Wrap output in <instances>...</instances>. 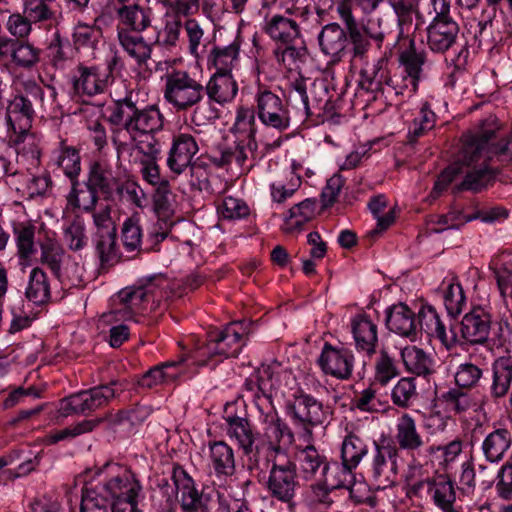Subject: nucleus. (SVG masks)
I'll return each mask as SVG.
<instances>
[{
    "label": "nucleus",
    "instance_id": "338daca9",
    "mask_svg": "<svg viewBox=\"0 0 512 512\" xmlns=\"http://www.w3.org/2000/svg\"><path fill=\"white\" fill-rule=\"evenodd\" d=\"M142 229L139 221L133 217L127 218L121 229V241L128 252L139 250L141 247Z\"/></svg>",
    "mask_w": 512,
    "mask_h": 512
},
{
    "label": "nucleus",
    "instance_id": "bb28decb",
    "mask_svg": "<svg viewBox=\"0 0 512 512\" xmlns=\"http://www.w3.org/2000/svg\"><path fill=\"white\" fill-rule=\"evenodd\" d=\"M198 150V144L192 135L181 133L175 136L167 159L169 168L174 173L181 174L191 165V160Z\"/></svg>",
    "mask_w": 512,
    "mask_h": 512
},
{
    "label": "nucleus",
    "instance_id": "473e14b6",
    "mask_svg": "<svg viewBox=\"0 0 512 512\" xmlns=\"http://www.w3.org/2000/svg\"><path fill=\"white\" fill-rule=\"evenodd\" d=\"M18 94L24 101L28 100L34 112H46L55 102L57 97L56 89L53 86L45 88L33 79H26L20 83Z\"/></svg>",
    "mask_w": 512,
    "mask_h": 512
},
{
    "label": "nucleus",
    "instance_id": "58836bf2",
    "mask_svg": "<svg viewBox=\"0 0 512 512\" xmlns=\"http://www.w3.org/2000/svg\"><path fill=\"white\" fill-rule=\"evenodd\" d=\"M117 383V381H112L110 384L99 385L78 392L77 403L80 406V413L86 415L108 404L115 397V390L112 386L117 385Z\"/></svg>",
    "mask_w": 512,
    "mask_h": 512
},
{
    "label": "nucleus",
    "instance_id": "f03ea898",
    "mask_svg": "<svg viewBox=\"0 0 512 512\" xmlns=\"http://www.w3.org/2000/svg\"><path fill=\"white\" fill-rule=\"evenodd\" d=\"M108 120L117 126L112 142L118 153L129 150L131 141L156 134L164 126V117L155 105L139 108L130 96L115 101Z\"/></svg>",
    "mask_w": 512,
    "mask_h": 512
},
{
    "label": "nucleus",
    "instance_id": "dca6fc26",
    "mask_svg": "<svg viewBox=\"0 0 512 512\" xmlns=\"http://www.w3.org/2000/svg\"><path fill=\"white\" fill-rule=\"evenodd\" d=\"M346 28L352 59L357 61L368 58L372 42H375L380 48L385 38L384 30H375L373 21H368L367 25H360L356 22Z\"/></svg>",
    "mask_w": 512,
    "mask_h": 512
},
{
    "label": "nucleus",
    "instance_id": "c9c22d12",
    "mask_svg": "<svg viewBox=\"0 0 512 512\" xmlns=\"http://www.w3.org/2000/svg\"><path fill=\"white\" fill-rule=\"evenodd\" d=\"M119 307L115 308L109 314H104V318L110 317L112 314L120 315L119 319H130L138 313L147 300V292L140 285L134 287H126L118 292L117 295Z\"/></svg>",
    "mask_w": 512,
    "mask_h": 512
},
{
    "label": "nucleus",
    "instance_id": "2f4dec72",
    "mask_svg": "<svg viewBox=\"0 0 512 512\" xmlns=\"http://www.w3.org/2000/svg\"><path fill=\"white\" fill-rule=\"evenodd\" d=\"M118 18V29H128L134 33L145 31L152 24V10L148 7L133 3L130 6L115 8Z\"/></svg>",
    "mask_w": 512,
    "mask_h": 512
},
{
    "label": "nucleus",
    "instance_id": "5701e85b",
    "mask_svg": "<svg viewBox=\"0 0 512 512\" xmlns=\"http://www.w3.org/2000/svg\"><path fill=\"white\" fill-rule=\"evenodd\" d=\"M395 445L402 449L418 454L425 447V440L419 432L416 420L409 413H402L395 424Z\"/></svg>",
    "mask_w": 512,
    "mask_h": 512
},
{
    "label": "nucleus",
    "instance_id": "774afa93",
    "mask_svg": "<svg viewBox=\"0 0 512 512\" xmlns=\"http://www.w3.org/2000/svg\"><path fill=\"white\" fill-rule=\"evenodd\" d=\"M354 469H348V467L345 466V463H330L329 462V469L326 474H322V478L325 480V482L332 487V489H340L347 487L353 479V472Z\"/></svg>",
    "mask_w": 512,
    "mask_h": 512
},
{
    "label": "nucleus",
    "instance_id": "49530a36",
    "mask_svg": "<svg viewBox=\"0 0 512 512\" xmlns=\"http://www.w3.org/2000/svg\"><path fill=\"white\" fill-rule=\"evenodd\" d=\"M402 362L409 373L426 377L433 372L432 358L417 346H406L401 349Z\"/></svg>",
    "mask_w": 512,
    "mask_h": 512
},
{
    "label": "nucleus",
    "instance_id": "5fc2aeb1",
    "mask_svg": "<svg viewBox=\"0 0 512 512\" xmlns=\"http://www.w3.org/2000/svg\"><path fill=\"white\" fill-rule=\"evenodd\" d=\"M256 147L257 144L252 139H250L247 146L235 142L233 145L222 149L219 156L213 157V163L218 167H224L235 161L242 166L248 158V153H253Z\"/></svg>",
    "mask_w": 512,
    "mask_h": 512
},
{
    "label": "nucleus",
    "instance_id": "cd10ccee",
    "mask_svg": "<svg viewBox=\"0 0 512 512\" xmlns=\"http://www.w3.org/2000/svg\"><path fill=\"white\" fill-rule=\"evenodd\" d=\"M295 463L298 465L300 473L305 480H313L318 474H326L329 469L327 457L320 453L314 445L297 447L295 454Z\"/></svg>",
    "mask_w": 512,
    "mask_h": 512
},
{
    "label": "nucleus",
    "instance_id": "c756f323",
    "mask_svg": "<svg viewBox=\"0 0 512 512\" xmlns=\"http://www.w3.org/2000/svg\"><path fill=\"white\" fill-rule=\"evenodd\" d=\"M417 324L427 335L439 339L446 349L450 350L456 345L457 335L453 330L447 333L446 327L434 307H423L418 313Z\"/></svg>",
    "mask_w": 512,
    "mask_h": 512
},
{
    "label": "nucleus",
    "instance_id": "f704fd0d",
    "mask_svg": "<svg viewBox=\"0 0 512 512\" xmlns=\"http://www.w3.org/2000/svg\"><path fill=\"white\" fill-rule=\"evenodd\" d=\"M478 26L480 37H491L494 44L502 43L512 38V23L504 18L497 19L496 9L483 10Z\"/></svg>",
    "mask_w": 512,
    "mask_h": 512
},
{
    "label": "nucleus",
    "instance_id": "423d86ee",
    "mask_svg": "<svg viewBox=\"0 0 512 512\" xmlns=\"http://www.w3.org/2000/svg\"><path fill=\"white\" fill-rule=\"evenodd\" d=\"M287 412L294 424L305 431L311 432L313 427L327 420V412L323 404L303 389H298L287 403Z\"/></svg>",
    "mask_w": 512,
    "mask_h": 512
},
{
    "label": "nucleus",
    "instance_id": "4c0bfd02",
    "mask_svg": "<svg viewBox=\"0 0 512 512\" xmlns=\"http://www.w3.org/2000/svg\"><path fill=\"white\" fill-rule=\"evenodd\" d=\"M512 445V434L506 428H498L490 432L481 445L485 459L490 463H499Z\"/></svg>",
    "mask_w": 512,
    "mask_h": 512
},
{
    "label": "nucleus",
    "instance_id": "ea45409f",
    "mask_svg": "<svg viewBox=\"0 0 512 512\" xmlns=\"http://www.w3.org/2000/svg\"><path fill=\"white\" fill-rule=\"evenodd\" d=\"M430 497L435 506L442 512H463L454 505L456 501L454 483L446 475H438L433 478V487Z\"/></svg>",
    "mask_w": 512,
    "mask_h": 512
},
{
    "label": "nucleus",
    "instance_id": "393cba45",
    "mask_svg": "<svg viewBox=\"0 0 512 512\" xmlns=\"http://www.w3.org/2000/svg\"><path fill=\"white\" fill-rule=\"evenodd\" d=\"M426 31L428 47L433 52L444 53L456 43L459 26L453 19H438L432 20Z\"/></svg>",
    "mask_w": 512,
    "mask_h": 512
},
{
    "label": "nucleus",
    "instance_id": "09e8293b",
    "mask_svg": "<svg viewBox=\"0 0 512 512\" xmlns=\"http://www.w3.org/2000/svg\"><path fill=\"white\" fill-rule=\"evenodd\" d=\"M308 50L302 37L298 41L289 44L277 46L274 50V56L278 63L289 70L299 67L306 61Z\"/></svg>",
    "mask_w": 512,
    "mask_h": 512
},
{
    "label": "nucleus",
    "instance_id": "052dcab7",
    "mask_svg": "<svg viewBox=\"0 0 512 512\" xmlns=\"http://www.w3.org/2000/svg\"><path fill=\"white\" fill-rule=\"evenodd\" d=\"M56 164L62 168L70 181L78 179L81 171V157L76 148L66 146L64 142H61Z\"/></svg>",
    "mask_w": 512,
    "mask_h": 512
},
{
    "label": "nucleus",
    "instance_id": "f3484780",
    "mask_svg": "<svg viewBox=\"0 0 512 512\" xmlns=\"http://www.w3.org/2000/svg\"><path fill=\"white\" fill-rule=\"evenodd\" d=\"M395 16L399 30L398 39L414 36L427 22L420 11L419 0H387Z\"/></svg>",
    "mask_w": 512,
    "mask_h": 512
},
{
    "label": "nucleus",
    "instance_id": "aec40b11",
    "mask_svg": "<svg viewBox=\"0 0 512 512\" xmlns=\"http://www.w3.org/2000/svg\"><path fill=\"white\" fill-rule=\"evenodd\" d=\"M491 328V315L482 307H475L465 314L460 323L462 338L470 344L487 341Z\"/></svg>",
    "mask_w": 512,
    "mask_h": 512
},
{
    "label": "nucleus",
    "instance_id": "f8f14e48",
    "mask_svg": "<svg viewBox=\"0 0 512 512\" xmlns=\"http://www.w3.org/2000/svg\"><path fill=\"white\" fill-rule=\"evenodd\" d=\"M171 479L184 512L209 511V497L198 492L194 480L181 466L173 467Z\"/></svg>",
    "mask_w": 512,
    "mask_h": 512
},
{
    "label": "nucleus",
    "instance_id": "bf43d9fd",
    "mask_svg": "<svg viewBox=\"0 0 512 512\" xmlns=\"http://www.w3.org/2000/svg\"><path fill=\"white\" fill-rule=\"evenodd\" d=\"M417 398L418 392L413 377L399 379L391 391L392 403L402 409L411 407Z\"/></svg>",
    "mask_w": 512,
    "mask_h": 512
},
{
    "label": "nucleus",
    "instance_id": "680f3d73",
    "mask_svg": "<svg viewBox=\"0 0 512 512\" xmlns=\"http://www.w3.org/2000/svg\"><path fill=\"white\" fill-rule=\"evenodd\" d=\"M52 2L53 0H23V13L33 24L50 22L56 16L51 7Z\"/></svg>",
    "mask_w": 512,
    "mask_h": 512
},
{
    "label": "nucleus",
    "instance_id": "e433bc0d",
    "mask_svg": "<svg viewBox=\"0 0 512 512\" xmlns=\"http://www.w3.org/2000/svg\"><path fill=\"white\" fill-rule=\"evenodd\" d=\"M204 89L208 98L218 104L232 101L238 92L237 83L231 73L215 72Z\"/></svg>",
    "mask_w": 512,
    "mask_h": 512
},
{
    "label": "nucleus",
    "instance_id": "20e7f679",
    "mask_svg": "<svg viewBox=\"0 0 512 512\" xmlns=\"http://www.w3.org/2000/svg\"><path fill=\"white\" fill-rule=\"evenodd\" d=\"M101 472H106L109 478L94 489L101 492L107 501L137 499L142 485L131 470L116 463H106L101 468Z\"/></svg>",
    "mask_w": 512,
    "mask_h": 512
},
{
    "label": "nucleus",
    "instance_id": "4d7b16f0",
    "mask_svg": "<svg viewBox=\"0 0 512 512\" xmlns=\"http://www.w3.org/2000/svg\"><path fill=\"white\" fill-rule=\"evenodd\" d=\"M399 375L400 370L396 360L388 353L387 350H380L374 364L375 382L381 386H386Z\"/></svg>",
    "mask_w": 512,
    "mask_h": 512
},
{
    "label": "nucleus",
    "instance_id": "a19ab883",
    "mask_svg": "<svg viewBox=\"0 0 512 512\" xmlns=\"http://www.w3.org/2000/svg\"><path fill=\"white\" fill-rule=\"evenodd\" d=\"M139 33L128 29H118L117 37L120 46L130 57L136 60L139 65L145 64L152 54V44L148 43Z\"/></svg>",
    "mask_w": 512,
    "mask_h": 512
},
{
    "label": "nucleus",
    "instance_id": "1a4fd4ad",
    "mask_svg": "<svg viewBox=\"0 0 512 512\" xmlns=\"http://www.w3.org/2000/svg\"><path fill=\"white\" fill-rule=\"evenodd\" d=\"M265 487L272 498L284 503L291 502L299 487L296 463L274 460Z\"/></svg>",
    "mask_w": 512,
    "mask_h": 512
},
{
    "label": "nucleus",
    "instance_id": "3c124183",
    "mask_svg": "<svg viewBox=\"0 0 512 512\" xmlns=\"http://www.w3.org/2000/svg\"><path fill=\"white\" fill-rule=\"evenodd\" d=\"M68 203L77 209L90 213L96 209L99 193L85 181L80 184L78 179L71 181V191L67 196Z\"/></svg>",
    "mask_w": 512,
    "mask_h": 512
},
{
    "label": "nucleus",
    "instance_id": "4be33fe9",
    "mask_svg": "<svg viewBox=\"0 0 512 512\" xmlns=\"http://www.w3.org/2000/svg\"><path fill=\"white\" fill-rule=\"evenodd\" d=\"M80 512H142L138 508L137 499L107 501L101 492L86 487L83 490Z\"/></svg>",
    "mask_w": 512,
    "mask_h": 512
},
{
    "label": "nucleus",
    "instance_id": "37998d69",
    "mask_svg": "<svg viewBox=\"0 0 512 512\" xmlns=\"http://www.w3.org/2000/svg\"><path fill=\"white\" fill-rule=\"evenodd\" d=\"M241 40L237 33L231 43L225 46H214L208 57V63L213 65L216 72L231 73L238 60Z\"/></svg>",
    "mask_w": 512,
    "mask_h": 512
},
{
    "label": "nucleus",
    "instance_id": "9b49d317",
    "mask_svg": "<svg viewBox=\"0 0 512 512\" xmlns=\"http://www.w3.org/2000/svg\"><path fill=\"white\" fill-rule=\"evenodd\" d=\"M362 62L359 71L358 86L366 92H385L386 88H391L397 95L399 87V77L395 74L390 76L388 73V60L385 56L379 57L373 61L360 60Z\"/></svg>",
    "mask_w": 512,
    "mask_h": 512
},
{
    "label": "nucleus",
    "instance_id": "e2e57ef3",
    "mask_svg": "<svg viewBox=\"0 0 512 512\" xmlns=\"http://www.w3.org/2000/svg\"><path fill=\"white\" fill-rule=\"evenodd\" d=\"M215 101L208 98L207 101L203 100L196 104L191 115V121L198 127L208 126L214 124L220 118V111L215 106Z\"/></svg>",
    "mask_w": 512,
    "mask_h": 512
},
{
    "label": "nucleus",
    "instance_id": "7c9ffc66",
    "mask_svg": "<svg viewBox=\"0 0 512 512\" xmlns=\"http://www.w3.org/2000/svg\"><path fill=\"white\" fill-rule=\"evenodd\" d=\"M386 325L391 332L414 341L417 336L418 324L415 313L403 303L393 305L386 316Z\"/></svg>",
    "mask_w": 512,
    "mask_h": 512
},
{
    "label": "nucleus",
    "instance_id": "7ed1b4c3",
    "mask_svg": "<svg viewBox=\"0 0 512 512\" xmlns=\"http://www.w3.org/2000/svg\"><path fill=\"white\" fill-rule=\"evenodd\" d=\"M164 99L176 111H188L204 99V85L185 70L173 69L165 75Z\"/></svg>",
    "mask_w": 512,
    "mask_h": 512
},
{
    "label": "nucleus",
    "instance_id": "a878e982",
    "mask_svg": "<svg viewBox=\"0 0 512 512\" xmlns=\"http://www.w3.org/2000/svg\"><path fill=\"white\" fill-rule=\"evenodd\" d=\"M351 332L358 351L368 356L376 352L378 344V327L366 314H358L351 319Z\"/></svg>",
    "mask_w": 512,
    "mask_h": 512
},
{
    "label": "nucleus",
    "instance_id": "8fccbe9b",
    "mask_svg": "<svg viewBox=\"0 0 512 512\" xmlns=\"http://www.w3.org/2000/svg\"><path fill=\"white\" fill-rule=\"evenodd\" d=\"M512 384V364L509 360H497L492 367L490 396L494 400L507 396Z\"/></svg>",
    "mask_w": 512,
    "mask_h": 512
},
{
    "label": "nucleus",
    "instance_id": "ddd939ff",
    "mask_svg": "<svg viewBox=\"0 0 512 512\" xmlns=\"http://www.w3.org/2000/svg\"><path fill=\"white\" fill-rule=\"evenodd\" d=\"M72 92L78 97H93L104 93L110 82V72L99 66L79 64L71 78Z\"/></svg>",
    "mask_w": 512,
    "mask_h": 512
},
{
    "label": "nucleus",
    "instance_id": "0eeeda50",
    "mask_svg": "<svg viewBox=\"0 0 512 512\" xmlns=\"http://www.w3.org/2000/svg\"><path fill=\"white\" fill-rule=\"evenodd\" d=\"M374 454L369 472L378 490H384L395 484L398 474V448L395 444H378L373 442Z\"/></svg>",
    "mask_w": 512,
    "mask_h": 512
},
{
    "label": "nucleus",
    "instance_id": "f257e3e1",
    "mask_svg": "<svg viewBox=\"0 0 512 512\" xmlns=\"http://www.w3.org/2000/svg\"><path fill=\"white\" fill-rule=\"evenodd\" d=\"M495 118L482 120L475 131L464 135L461 155L457 161L445 168L438 176L431 196L436 199L459 176L463 180L454 185L453 193L470 191L478 193L485 189L494 179L495 173L484 163H478L484 153L485 145L495 132Z\"/></svg>",
    "mask_w": 512,
    "mask_h": 512
},
{
    "label": "nucleus",
    "instance_id": "69168bd1",
    "mask_svg": "<svg viewBox=\"0 0 512 512\" xmlns=\"http://www.w3.org/2000/svg\"><path fill=\"white\" fill-rule=\"evenodd\" d=\"M443 300L450 316L456 317L461 314L466 305L462 286L459 283H450L444 291Z\"/></svg>",
    "mask_w": 512,
    "mask_h": 512
},
{
    "label": "nucleus",
    "instance_id": "79ce46f5",
    "mask_svg": "<svg viewBox=\"0 0 512 512\" xmlns=\"http://www.w3.org/2000/svg\"><path fill=\"white\" fill-rule=\"evenodd\" d=\"M209 457L218 477H229L235 472L233 449L224 441L209 442Z\"/></svg>",
    "mask_w": 512,
    "mask_h": 512
},
{
    "label": "nucleus",
    "instance_id": "6ab92c4d",
    "mask_svg": "<svg viewBox=\"0 0 512 512\" xmlns=\"http://www.w3.org/2000/svg\"><path fill=\"white\" fill-rule=\"evenodd\" d=\"M317 39L321 53L329 58L330 64L341 62L348 53L347 28L336 22L323 26Z\"/></svg>",
    "mask_w": 512,
    "mask_h": 512
},
{
    "label": "nucleus",
    "instance_id": "b1692460",
    "mask_svg": "<svg viewBox=\"0 0 512 512\" xmlns=\"http://www.w3.org/2000/svg\"><path fill=\"white\" fill-rule=\"evenodd\" d=\"M258 412L260 414V422L265 425L263 428L265 436L269 441L292 444L294 434L288 425L279 418L273 403H269L266 399H263V403H260V410H258Z\"/></svg>",
    "mask_w": 512,
    "mask_h": 512
},
{
    "label": "nucleus",
    "instance_id": "13d9d810",
    "mask_svg": "<svg viewBox=\"0 0 512 512\" xmlns=\"http://www.w3.org/2000/svg\"><path fill=\"white\" fill-rule=\"evenodd\" d=\"M483 375L484 369L481 365L466 361L458 365L454 374V381L456 387L471 390L479 386Z\"/></svg>",
    "mask_w": 512,
    "mask_h": 512
},
{
    "label": "nucleus",
    "instance_id": "9d476101",
    "mask_svg": "<svg viewBox=\"0 0 512 512\" xmlns=\"http://www.w3.org/2000/svg\"><path fill=\"white\" fill-rule=\"evenodd\" d=\"M256 112L261 123L278 132L286 131L291 125L288 106L283 100L267 89H260L256 94Z\"/></svg>",
    "mask_w": 512,
    "mask_h": 512
},
{
    "label": "nucleus",
    "instance_id": "a18cd8bd",
    "mask_svg": "<svg viewBox=\"0 0 512 512\" xmlns=\"http://www.w3.org/2000/svg\"><path fill=\"white\" fill-rule=\"evenodd\" d=\"M63 241L69 250L78 252L88 245L86 223L84 218L76 214L66 218L62 227Z\"/></svg>",
    "mask_w": 512,
    "mask_h": 512
},
{
    "label": "nucleus",
    "instance_id": "603ef678",
    "mask_svg": "<svg viewBox=\"0 0 512 512\" xmlns=\"http://www.w3.org/2000/svg\"><path fill=\"white\" fill-rule=\"evenodd\" d=\"M369 449L367 442L356 434H348L341 446V460L348 469H356Z\"/></svg>",
    "mask_w": 512,
    "mask_h": 512
},
{
    "label": "nucleus",
    "instance_id": "4468645a",
    "mask_svg": "<svg viewBox=\"0 0 512 512\" xmlns=\"http://www.w3.org/2000/svg\"><path fill=\"white\" fill-rule=\"evenodd\" d=\"M317 362L326 375L340 380H348L352 376L354 355L347 348L325 343Z\"/></svg>",
    "mask_w": 512,
    "mask_h": 512
},
{
    "label": "nucleus",
    "instance_id": "a211bd4d",
    "mask_svg": "<svg viewBox=\"0 0 512 512\" xmlns=\"http://www.w3.org/2000/svg\"><path fill=\"white\" fill-rule=\"evenodd\" d=\"M35 115L29 101H24L19 94L9 101L6 108V120L14 134V138L11 136V141L14 144L23 142L32 127Z\"/></svg>",
    "mask_w": 512,
    "mask_h": 512
},
{
    "label": "nucleus",
    "instance_id": "6e6552de",
    "mask_svg": "<svg viewBox=\"0 0 512 512\" xmlns=\"http://www.w3.org/2000/svg\"><path fill=\"white\" fill-rule=\"evenodd\" d=\"M409 47L400 52L398 61L403 71L399 77V87L397 95H413L418 90L419 81L423 77L424 65L426 63V53L417 51L413 36L409 38Z\"/></svg>",
    "mask_w": 512,
    "mask_h": 512
},
{
    "label": "nucleus",
    "instance_id": "864d4df0",
    "mask_svg": "<svg viewBox=\"0 0 512 512\" xmlns=\"http://www.w3.org/2000/svg\"><path fill=\"white\" fill-rule=\"evenodd\" d=\"M93 244L102 266L118 262L120 253L117 246V232L93 234Z\"/></svg>",
    "mask_w": 512,
    "mask_h": 512
},
{
    "label": "nucleus",
    "instance_id": "c85d7f7f",
    "mask_svg": "<svg viewBox=\"0 0 512 512\" xmlns=\"http://www.w3.org/2000/svg\"><path fill=\"white\" fill-rule=\"evenodd\" d=\"M263 31L277 46L298 41L302 37L298 23L280 14L266 18Z\"/></svg>",
    "mask_w": 512,
    "mask_h": 512
},
{
    "label": "nucleus",
    "instance_id": "72a5a7b5",
    "mask_svg": "<svg viewBox=\"0 0 512 512\" xmlns=\"http://www.w3.org/2000/svg\"><path fill=\"white\" fill-rule=\"evenodd\" d=\"M86 182L90 187L110 200L118 185L119 180L113 175L112 168L105 162L94 161L89 165Z\"/></svg>",
    "mask_w": 512,
    "mask_h": 512
},
{
    "label": "nucleus",
    "instance_id": "2eb2a0df",
    "mask_svg": "<svg viewBox=\"0 0 512 512\" xmlns=\"http://www.w3.org/2000/svg\"><path fill=\"white\" fill-rule=\"evenodd\" d=\"M227 423V434L231 439H234L239 447L243 450V453L249 457L248 468L250 471L258 470L263 472L259 464V451L253 453L254 444L256 441V433L250 421L247 418L240 416H228L225 418Z\"/></svg>",
    "mask_w": 512,
    "mask_h": 512
},
{
    "label": "nucleus",
    "instance_id": "0e129e2a",
    "mask_svg": "<svg viewBox=\"0 0 512 512\" xmlns=\"http://www.w3.org/2000/svg\"><path fill=\"white\" fill-rule=\"evenodd\" d=\"M217 212L224 219L234 220L247 217L250 209L242 199L227 196L218 203Z\"/></svg>",
    "mask_w": 512,
    "mask_h": 512
},
{
    "label": "nucleus",
    "instance_id": "39448f33",
    "mask_svg": "<svg viewBox=\"0 0 512 512\" xmlns=\"http://www.w3.org/2000/svg\"><path fill=\"white\" fill-rule=\"evenodd\" d=\"M245 323L242 321L232 322L219 332L211 335V340L206 349H200L193 355H189L192 364L197 366L207 365V361L202 359L205 354L210 357H236L241 350V339L245 331Z\"/></svg>",
    "mask_w": 512,
    "mask_h": 512
},
{
    "label": "nucleus",
    "instance_id": "6e6d98bb",
    "mask_svg": "<svg viewBox=\"0 0 512 512\" xmlns=\"http://www.w3.org/2000/svg\"><path fill=\"white\" fill-rule=\"evenodd\" d=\"M35 229V226L28 222L18 223L13 228L17 254L21 259H29L36 252Z\"/></svg>",
    "mask_w": 512,
    "mask_h": 512
},
{
    "label": "nucleus",
    "instance_id": "c03bdc74",
    "mask_svg": "<svg viewBox=\"0 0 512 512\" xmlns=\"http://www.w3.org/2000/svg\"><path fill=\"white\" fill-rule=\"evenodd\" d=\"M25 297L36 305H43L51 298L50 281L40 267H34L29 273L25 288Z\"/></svg>",
    "mask_w": 512,
    "mask_h": 512
},
{
    "label": "nucleus",
    "instance_id": "412c9836",
    "mask_svg": "<svg viewBox=\"0 0 512 512\" xmlns=\"http://www.w3.org/2000/svg\"><path fill=\"white\" fill-rule=\"evenodd\" d=\"M69 261L70 256L59 243L50 239L41 243L39 262L46 266L59 281L68 278L71 284L75 285L80 281V278L78 275L70 277L67 274L66 266Z\"/></svg>",
    "mask_w": 512,
    "mask_h": 512
},
{
    "label": "nucleus",
    "instance_id": "de8ad7c7",
    "mask_svg": "<svg viewBox=\"0 0 512 512\" xmlns=\"http://www.w3.org/2000/svg\"><path fill=\"white\" fill-rule=\"evenodd\" d=\"M188 360H190L189 356H181L178 360L165 362L162 365L155 366L142 375L138 380V385L143 388L151 389L161 383L173 382L178 378L179 372H171L170 369L178 367L180 364Z\"/></svg>",
    "mask_w": 512,
    "mask_h": 512
}]
</instances>
